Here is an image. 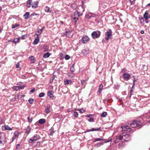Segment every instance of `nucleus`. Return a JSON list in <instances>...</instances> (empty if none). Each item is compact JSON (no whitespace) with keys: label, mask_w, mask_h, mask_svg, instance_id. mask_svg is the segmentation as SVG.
I'll list each match as a JSON object with an SVG mask.
<instances>
[{"label":"nucleus","mask_w":150,"mask_h":150,"mask_svg":"<svg viewBox=\"0 0 150 150\" xmlns=\"http://www.w3.org/2000/svg\"><path fill=\"white\" fill-rule=\"evenodd\" d=\"M117 140H122L124 141H128L130 139L129 135L125 133H123L117 137Z\"/></svg>","instance_id":"nucleus-1"},{"label":"nucleus","mask_w":150,"mask_h":150,"mask_svg":"<svg viewBox=\"0 0 150 150\" xmlns=\"http://www.w3.org/2000/svg\"><path fill=\"white\" fill-rule=\"evenodd\" d=\"M82 15V12L76 11L72 14L71 16V18L74 20L75 23H76V21L78 20V17Z\"/></svg>","instance_id":"nucleus-2"},{"label":"nucleus","mask_w":150,"mask_h":150,"mask_svg":"<svg viewBox=\"0 0 150 150\" xmlns=\"http://www.w3.org/2000/svg\"><path fill=\"white\" fill-rule=\"evenodd\" d=\"M142 125V122L138 120H135L130 124V127L132 128H134L140 126Z\"/></svg>","instance_id":"nucleus-3"},{"label":"nucleus","mask_w":150,"mask_h":150,"mask_svg":"<svg viewBox=\"0 0 150 150\" xmlns=\"http://www.w3.org/2000/svg\"><path fill=\"white\" fill-rule=\"evenodd\" d=\"M100 32L99 31H94L91 34V36L94 39L98 38L100 35Z\"/></svg>","instance_id":"nucleus-4"},{"label":"nucleus","mask_w":150,"mask_h":150,"mask_svg":"<svg viewBox=\"0 0 150 150\" xmlns=\"http://www.w3.org/2000/svg\"><path fill=\"white\" fill-rule=\"evenodd\" d=\"M40 138L39 135L37 134H35L32 138L29 139L28 140V141L30 143H32L33 141H36L39 139Z\"/></svg>","instance_id":"nucleus-5"},{"label":"nucleus","mask_w":150,"mask_h":150,"mask_svg":"<svg viewBox=\"0 0 150 150\" xmlns=\"http://www.w3.org/2000/svg\"><path fill=\"white\" fill-rule=\"evenodd\" d=\"M112 31L111 29H109L108 31H107L105 34V39L108 40L110 39L112 37Z\"/></svg>","instance_id":"nucleus-6"},{"label":"nucleus","mask_w":150,"mask_h":150,"mask_svg":"<svg viewBox=\"0 0 150 150\" xmlns=\"http://www.w3.org/2000/svg\"><path fill=\"white\" fill-rule=\"evenodd\" d=\"M121 128L122 129V131H128L130 132L131 131V128H130L128 126H121Z\"/></svg>","instance_id":"nucleus-7"},{"label":"nucleus","mask_w":150,"mask_h":150,"mask_svg":"<svg viewBox=\"0 0 150 150\" xmlns=\"http://www.w3.org/2000/svg\"><path fill=\"white\" fill-rule=\"evenodd\" d=\"M95 14L91 13H87L85 15V18L88 19H89L92 17H95Z\"/></svg>","instance_id":"nucleus-8"},{"label":"nucleus","mask_w":150,"mask_h":150,"mask_svg":"<svg viewBox=\"0 0 150 150\" xmlns=\"http://www.w3.org/2000/svg\"><path fill=\"white\" fill-rule=\"evenodd\" d=\"M89 38L88 36L83 37L81 40V42L83 44L86 43L89 41Z\"/></svg>","instance_id":"nucleus-9"},{"label":"nucleus","mask_w":150,"mask_h":150,"mask_svg":"<svg viewBox=\"0 0 150 150\" xmlns=\"http://www.w3.org/2000/svg\"><path fill=\"white\" fill-rule=\"evenodd\" d=\"M73 34V33H71V30L67 31L64 34V35H66L69 38L72 37Z\"/></svg>","instance_id":"nucleus-10"},{"label":"nucleus","mask_w":150,"mask_h":150,"mask_svg":"<svg viewBox=\"0 0 150 150\" xmlns=\"http://www.w3.org/2000/svg\"><path fill=\"white\" fill-rule=\"evenodd\" d=\"M1 129L3 130H12V129L10 128L8 125H3L1 127Z\"/></svg>","instance_id":"nucleus-11"},{"label":"nucleus","mask_w":150,"mask_h":150,"mask_svg":"<svg viewBox=\"0 0 150 150\" xmlns=\"http://www.w3.org/2000/svg\"><path fill=\"white\" fill-rule=\"evenodd\" d=\"M38 2L35 1L32 3V7L33 8H35L38 7Z\"/></svg>","instance_id":"nucleus-12"},{"label":"nucleus","mask_w":150,"mask_h":150,"mask_svg":"<svg viewBox=\"0 0 150 150\" xmlns=\"http://www.w3.org/2000/svg\"><path fill=\"white\" fill-rule=\"evenodd\" d=\"M43 28H42V29H38V30L35 33V35H36L37 36V37H39V36L42 33L43 31Z\"/></svg>","instance_id":"nucleus-13"},{"label":"nucleus","mask_w":150,"mask_h":150,"mask_svg":"<svg viewBox=\"0 0 150 150\" xmlns=\"http://www.w3.org/2000/svg\"><path fill=\"white\" fill-rule=\"evenodd\" d=\"M89 52V51L88 49H85L82 50L81 53L83 54L86 55L88 54Z\"/></svg>","instance_id":"nucleus-14"},{"label":"nucleus","mask_w":150,"mask_h":150,"mask_svg":"<svg viewBox=\"0 0 150 150\" xmlns=\"http://www.w3.org/2000/svg\"><path fill=\"white\" fill-rule=\"evenodd\" d=\"M123 77L124 79H126L127 80L129 79L130 76V75L128 73H125L123 74Z\"/></svg>","instance_id":"nucleus-15"},{"label":"nucleus","mask_w":150,"mask_h":150,"mask_svg":"<svg viewBox=\"0 0 150 150\" xmlns=\"http://www.w3.org/2000/svg\"><path fill=\"white\" fill-rule=\"evenodd\" d=\"M101 129L100 127L98 128H92L91 129H88L87 131L90 132V131H101Z\"/></svg>","instance_id":"nucleus-16"},{"label":"nucleus","mask_w":150,"mask_h":150,"mask_svg":"<svg viewBox=\"0 0 150 150\" xmlns=\"http://www.w3.org/2000/svg\"><path fill=\"white\" fill-rule=\"evenodd\" d=\"M32 0H28L27 1L26 4L27 6L28 7H30L32 5Z\"/></svg>","instance_id":"nucleus-17"},{"label":"nucleus","mask_w":150,"mask_h":150,"mask_svg":"<svg viewBox=\"0 0 150 150\" xmlns=\"http://www.w3.org/2000/svg\"><path fill=\"white\" fill-rule=\"evenodd\" d=\"M53 92L52 91H50L48 92V95L50 98H53L54 97V96L53 94Z\"/></svg>","instance_id":"nucleus-18"},{"label":"nucleus","mask_w":150,"mask_h":150,"mask_svg":"<svg viewBox=\"0 0 150 150\" xmlns=\"http://www.w3.org/2000/svg\"><path fill=\"white\" fill-rule=\"evenodd\" d=\"M39 42V37H37L36 38L33 42V44L35 45L37 44Z\"/></svg>","instance_id":"nucleus-19"},{"label":"nucleus","mask_w":150,"mask_h":150,"mask_svg":"<svg viewBox=\"0 0 150 150\" xmlns=\"http://www.w3.org/2000/svg\"><path fill=\"white\" fill-rule=\"evenodd\" d=\"M144 18L145 21L146 22V23H148V22H147L146 21L149 18V17H148V13L147 12H145L144 14Z\"/></svg>","instance_id":"nucleus-20"},{"label":"nucleus","mask_w":150,"mask_h":150,"mask_svg":"<svg viewBox=\"0 0 150 150\" xmlns=\"http://www.w3.org/2000/svg\"><path fill=\"white\" fill-rule=\"evenodd\" d=\"M30 15V13L29 12H26L23 16L25 19H28Z\"/></svg>","instance_id":"nucleus-21"},{"label":"nucleus","mask_w":150,"mask_h":150,"mask_svg":"<svg viewBox=\"0 0 150 150\" xmlns=\"http://www.w3.org/2000/svg\"><path fill=\"white\" fill-rule=\"evenodd\" d=\"M45 122V120L44 119H41L38 121L39 123L41 124H44Z\"/></svg>","instance_id":"nucleus-22"},{"label":"nucleus","mask_w":150,"mask_h":150,"mask_svg":"<svg viewBox=\"0 0 150 150\" xmlns=\"http://www.w3.org/2000/svg\"><path fill=\"white\" fill-rule=\"evenodd\" d=\"M19 134V132L18 131L14 133V136L13 137L12 139L13 140H14L17 137H18V134Z\"/></svg>","instance_id":"nucleus-23"},{"label":"nucleus","mask_w":150,"mask_h":150,"mask_svg":"<svg viewBox=\"0 0 150 150\" xmlns=\"http://www.w3.org/2000/svg\"><path fill=\"white\" fill-rule=\"evenodd\" d=\"M31 128L29 126H28L26 129L25 133L27 134H28L30 132Z\"/></svg>","instance_id":"nucleus-24"},{"label":"nucleus","mask_w":150,"mask_h":150,"mask_svg":"<svg viewBox=\"0 0 150 150\" xmlns=\"http://www.w3.org/2000/svg\"><path fill=\"white\" fill-rule=\"evenodd\" d=\"M50 53L48 52H47L44 54L43 57L45 58H48L50 56Z\"/></svg>","instance_id":"nucleus-25"},{"label":"nucleus","mask_w":150,"mask_h":150,"mask_svg":"<svg viewBox=\"0 0 150 150\" xmlns=\"http://www.w3.org/2000/svg\"><path fill=\"white\" fill-rule=\"evenodd\" d=\"M74 64H73L71 66V67L70 70H71V71L72 72H74L75 71V69H74Z\"/></svg>","instance_id":"nucleus-26"},{"label":"nucleus","mask_w":150,"mask_h":150,"mask_svg":"<svg viewBox=\"0 0 150 150\" xmlns=\"http://www.w3.org/2000/svg\"><path fill=\"white\" fill-rule=\"evenodd\" d=\"M104 144V142H101L100 143H98L95 144V146L97 147H100L102 146Z\"/></svg>","instance_id":"nucleus-27"},{"label":"nucleus","mask_w":150,"mask_h":150,"mask_svg":"<svg viewBox=\"0 0 150 150\" xmlns=\"http://www.w3.org/2000/svg\"><path fill=\"white\" fill-rule=\"evenodd\" d=\"M50 8L48 6H46L45 8V11L46 12H49L51 13L52 12L50 10Z\"/></svg>","instance_id":"nucleus-28"},{"label":"nucleus","mask_w":150,"mask_h":150,"mask_svg":"<svg viewBox=\"0 0 150 150\" xmlns=\"http://www.w3.org/2000/svg\"><path fill=\"white\" fill-rule=\"evenodd\" d=\"M29 59L31 61V62L33 63L34 62L35 60L34 57L31 56L29 57Z\"/></svg>","instance_id":"nucleus-29"},{"label":"nucleus","mask_w":150,"mask_h":150,"mask_svg":"<svg viewBox=\"0 0 150 150\" xmlns=\"http://www.w3.org/2000/svg\"><path fill=\"white\" fill-rule=\"evenodd\" d=\"M71 82V80H66L64 81V83L65 85L69 83H70Z\"/></svg>","instance_id":"nucleus-30"},{"label":"nucleus","mask_w":150,"mask_h":150,"mask_svg":"<svg viewBox=\"0 0 150 150\" xmlns=\"http://www.w3.org/2000/svg\"><path fill=\"white\" fill-rule=\"evenodd\" d=\"M107 113L106 112H103L101 115V117H105L107 115Z\"/></svg>","instance_id":"nucleus-31"},{"label":"nucleus","mask_w":150,"mask_h":150,"mask_svg":"<svg viewBox=\"0 0 150 150\" xmlns=\"http://www.w3.org/2000/svg\"><path fill=\"white\" fill-rule=\"evenodd\" d=\"M34 101V100L32 98H30L28 100V102L30 104H32Z\"/></svg>","instance_id":"nucleus-32"},{"label":"nucleus","mask_w":150,"mask_h":150,"mask_svg":"<svg viewBox=\"0 0 150 150\" xmlns=\"http://www.w3.org/2000/svg\"><path fill=\"white\" fill-rule=\"evenodd\" d=\"M139 20L140 21V23L141 24H143L144 22V20L142 17L141 18H139Z\"/></svg>","instance_id":"nucleus-33"},{"label":"nucleus","mask_w":150,"mask_h":150,"mask_svg":"<svg viewBox=\"0 0 150 150\" xmlns=\"http://www.w3.org/2000/svg\"><path fill=\"white\" fill-rule=\"evenodd\" d=\"M45 112L46 113H48L50 112V110L49 108H47L45 109Z\"/></svg>","instance_id":"nucleus-34"},{"label":"nucleus","mask_w":150,"mask_h":150,"mask_svg":"<svg viewBox=\"0 0 150 150\" xmlns=\"http://www.w3.org/2000/svg\"><path fill=\"white\" fill-rule=\"evenodd\" d=\"M13 42L15 43H18L19 41V38H15L13 40Z\"/></svg>","instance_id":"nucleus-35"},{"label":"nucleus","mask_w":150,"mask_h":150,"mask_svg":"<svg viewBox=\"0 0 150 150\" xmlns=\"http://www.w3.org/2000/svg\"><path fill=\"white\" fill-rule=\"evenodd\" d=\"M102 140H103V139L100 138H96L94 139L93 141V142H96L97 141H100Z\"/></svg>","instance_id":"nucleus-36"},{"label":"nucleus","mask_w":150,"mask_h":150,"mask_svg":"<svg viewBox=\"0 0 150 150\" xmlns=\"http://www.w3.org/2000/svg\"><path fill=\"white\" fill-rule=\"evenodd\" d=\"M78 113L76 112H74V114L73 115V116L74 117H78Z\"/></svg>","instance_id":"nucleus-37"},{"label":"nucleus","mask_w":150,"mask_h":150,"mask_svg":"<svg viewBox=\"0 0 150 150\" xmlns=\"http://www.w3.org/2000/svg\"><path fill=\"white\" fill-rule=\"evenodd\" d=\"M45 95V93H41L39 94V96L40 97H43Z\"/></svg>","instance_id":"nucleus-38"},{"label":"nucleus","mask_w":150,"mask_h":150,"mask_svg":"<svg viewBox=\"0 0 150 150\" xmlns=\"http://www.w3.org/2000/svg\"><path fill=\"white\" fill-rule=\"evenodd\" d=\"M119 148H122V147H123L124 145V144H123V143H120L119 144Z\"/></svg>","instance_id":"nucleus-39"},{"label":"nucleus","mask_w":150,"mask_h":150,"mask_svg":"<svg viewBox=\"0 0 150 150\" xmlns=\"http://www.w3.org/2000/svg\"><path fill=\"white\" fill-rule=\"evenodd\" d=\"M73 9H75L76 8V5L75 4H72L71 6Z\"/></svg>","instance_id":"nucleus-40"},{"label":"nucleus","mask_w":150,"mask_h":150,"mask_svg":"<svg viewBox=\"0 0 150 150\" xmlns=\"http://www.w3.org/2000/svg\"><path fill=\"white\" fill-rule=\"evenodd\" d=\"M103 88V86L102 84H100L99 86V90L100 91H102Z\"/></svg>","instance_id":"nucleus-41"},{"label":"nucleus","mask_w":150,"mask_h":150,"mask_svg":"<svg viewBox=\"0 0 150 150\" xmlns=\"http://www.w3.org/2000/svg\"><path fill=\"white\" fill-rule=\"evenodd\" d=\"M70 58V57L68 55H66L65 57V59L66 60H68Z\"/></svg>","instance_id":"nucleus-42"},{"label":"nucleus","mask_w":150,"mask_h":150,"mask_svg":"<svg viewBox=\"0 0 150 150\" xmlns=\"http://www.w3.org/2000/svg\"><path fill=\"white\" fill-rule=\"evenodd\" d=\"M27 118L29 122H32L33 120V118H30L29 117H28Z\"/></svg>","instance_id":"nucleus-43"},{"label":"nucleus","mask_w":150,"mask_h":150,"mask_svg":"<svg viewBox=\"0 0 150 150\" xmlns=\"http://www.w3.org/2000/svg\"><path fill=\"white\" fill-rule=\"evenodd\" d=\"M13 88L14 89V90H15L16 91H18V90H19V86H14Z\"/></svg>","instance_id":"nucleus-44"},{"label":"nucleus","mask_w":150,"mask_h":150,"mask_svg":"<svg viewBox=\"0 0 150 150\" xmlns=\"http://www.w3.org/2000/svg\"><path fill=\"white\" fill-rule=\"evenodd\" d=\"M18 25H18V24L17 25L16 24H13L12 25V28H16V27L18 26Z\"/></svg>","instance_id":"nucleus-45"},{"label":"nucleus","mask_w":150,"mask_h":150,"mask_svg":"<svg viewBox=\"0 0 150 150\" xmlns=\"http://www.w3.org/2000/svg\"><path fill=\"white\" fill-rule=\"evenodd\" d=\"M88 120L90 122H93L94 121V119L93 117H90L88 119Z\"/></svg>","instance_id":"nucleus-46"},{"label":"nucleus","mask_w":150,"mask_h":150,"mask_svg":"<svg viewBox=\"0 0 150 150\" xmlns=\"http://www.w3.org/2000/svg\"><path fill=\"white\" fill-rule=\"evenodd\" d=\"M25 37H26V35H23L22 37H21V38L19 37V40L20 39H24L25 38Z\"/></svg>","instance_id":"nucleus-47"},{"label":"nucleus","mask_w":150,"mask_h":150,"mask_svg":"<svg viewBox=\"0 0 150 150\" xmlns=\"http://www.w3.org/2000/svg\"><path fill=\"white\" fill-rule=\"evenodd\" d=\"M133 77L134 78V79L133 80V85L132 87H133L135 85V83L137 80V79L134 77V76H133Z\"/></svg>","instance_id":"nucleus-48"},{"label":"nucleus","mask_w":150,"mask_h":150,"mask_svg":"<svg viewBox=\"0 0 150 150\" xmlns=\"http://www.w3.org/2000/svg\"><path fill=\"white\" fill-rule=\"evenodd\" d=\"M134 1L135 0H130V2L131 5L134 4Z\"/></svg>","instance_id":"nucleus-49"},{"label":"nucleus","mask_w":150,"mask_h":150,"mask_svg":"<svg viewBox=\"0 0 150 150\" xmlns=\"http://www.w3.org/2000/svg\"><path fill=\"white\" fill-rule=\"evenodd\" d=\"M4 120L2 118H0V124H2L3 123Z\"/></svg>","instance_id":"nucleus-50"},{"label":"nucleus","mask_w":150,"mask_h":150,"mask_svg":"<svg viewBox=\"0 0 150 150\" xmlns=\"http://www.w3.org/2000/svg\"><path fill=\"white\" fill-rule=\"evenodd\" d=\"M25 86H24V85L19 86V89H23L24 88Z\"/></svg>","instance_id":"nucleus-51"},{"label":"nucleus","mask_w":150,"mask_h":150,"mask_svg":"<svg viewBox=\"0 0 150 150\" xmlns=\"http://www.w3.org/2000/svg\"><path fill=\"white\" fill-rule=\"evenodd\" d=\"M79 110L80 111V112L81 113H83L84 112V110L83 109H79Z\"/></svg>","instance_id":"nucleus-52"},{"label":"nucleus","mask_w":150,"mask_h":150,"mask_svg":"<svg viewBox=\"0 0 150 150\" xmlns=\"http://www.w3.org/2000/svg\"><path fill=\"white\" fill-rule=\"evenodd\" d=\"M85 81V80H81V83L82 85H83Z\"/></svg>","instance_id":"nucleus-53"},{"label":"nucleus","mask_w":150,"mask_h":150,"mask_svg":"<svg viewBox=\"0 0 150 150\" xmlns=\"http://www.w3.org/2000/svg\"><path fill=\"white\" fill-rule=\"evenodd\" d=\"M54 78L53 77H52V78L50 79V82L52 83L53 82V81L54 79Z\"/></svg>","instance_id":"nucleus-54"},{"label":"nucleus","mask_w":150,"mask_h":150,"mask_svg":"<svg viewBox=\"0 0 150 150\" xmlns=\"http://www.w3.org/2000/svg\"><path fill=\"white\" fill-rule=\"evenodd\" d=\"M35 91V88H33L30 91V93H33V92H34V91Z\"/></svg>","instance_id":"nucleus-55"},{"label":"nucleus","mask_w":150,"mask_h":150,"mask_svg":"<svg viewBox=\"0 0 150 150\" xmlns=\"http://www.w3.org/2000/svg\"><path fill=\"white\" fill-rule=\"evenodd\" d=\"M133 90L132 89H131L130 91V97H131V96L132 95V92H133Z\"/></svg>","instance_id":"nucleus-56"},{"label":"nucleus","mask_w":150,"mask_h":150,"mask_svg":"<svg viewBox=\"0 0 150 150\" xmlns=\"http://www.w3.org/2000/svg\"><path fill=\"white\" fill-rule=\"evenodd\" d=\"M146 120L147 121L150 123V116H149V117Z\"/></svg>","instance_id":"nucleus-57"},{"label":"nucleus","mask_w":150,"mask_h":150,"mask_svg":"<svg viewBox=\"0 0 150 150\" xmlns=\"http://www.w3.org/2000/svg\"><path fill=\"white\" fill-rule=\"evenodd\" d=\"M21 78L25 79V76L24 75H22L21 76Z\"/></svg>","instance_id":"nucleus-58"},{"label":"nucleus","mask_w":150,"mask_h":150,"mask_svg":"<svg viewBox=\"0 0 150 150\" xmlns=\"http://www.w3.org/2000/svg\"><path fill=\"white\" fill-rule=\"evenodd\" d=\"M16 67L17 68H19V62H18L17 64H16Z\"/></svg>","instance_id":"nucleus-59"},{"label":"nucleus","mask_w":150,"mask_h":150,"mask_svg":"<svg viewBox=\"0 0 150 150\" xmlns=\"http://www.w3.org/2000/svg\"><path fill=\"white\" fill-rule=\"evenodd\" d=\"M54 132H51L50 134V135H52L53 134Z\"/></svg>","instance_id":"nucleus-60"},{"label":"nucleus","mask_w":150,"mask_h":150,"mask_svg":"<svg viewBox=\"0 0 150 150\" xmlns=\"http://www.w3.org/2000/svg\"><path fill=\"white\" fill-rule=\"evenodd\" d=\"M140 33L142 34H144V31L143 30H142L140 32Z\"/></svg>","instance_id":"nucleus-61"},{"label":"nucleus","mask_w":150,"mask_h":150,"mask_svg":"<svg viewBox=\"0 0 150 150\" xmlns=\"http://www.w3.org/2000/svg\"><path fill=\"white\" fill-rule=\"evenodd\" d=\"M101 91H98V93H97V94H100V93H101Z\"/></svg>","instance_id":"nucleus-62"},{"label":"nucleus","mask_w":150,"mask_h":150,"mask_svg":"<svg viewBox=\"0 0 150 150\" xmlns=\"http://www.w3.org/2000/svg\"><path fill=\"white\" fill-rule=\"evenodd\" d=\"M18 147H19V144H18L16 145V148L17 150H18Z\"/></svg>","instance_id":"nucleus-63"},{"label":"nucleus","mask_w":150,"mask_h":150,"mask_svg":"<svg viewBox=\"0 0 150 150\" xmlns=\"http://www.w3.org/2000/svg\"><path fill=\"white\" fill-rule=\"evenodd\" d=\"M81 7L83 9V12H83L84 11L85 9H84V8L83 7V6H81Z\"/></svg>","instance_id":"nucleus-64"}]
</instances>
